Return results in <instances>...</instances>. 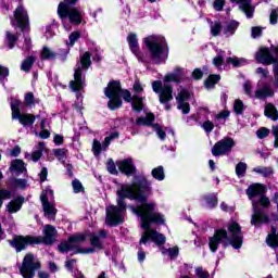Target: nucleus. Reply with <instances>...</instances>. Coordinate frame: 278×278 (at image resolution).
Segmentation results:
<instances>
[{
    "mask_svg": "<svg viewBox=\"0 0 278 278\" xmlns=\"http://www.w3.org/2000/svg\"><path fill=\"white\" fill-rule=\"evenodd\" d=\"M47 175H49V172L47 170V167H43L39 173L40 181H47Z\"/></svg>",
    "mask_w": 278,
    "mask_h": 278,
    "instance_id": "61",
    "label": "nucleus"
},
{
    "mask_svg": "<svg viewBox=\"0 0 278 278\" xmlns=\"http://www.w3.org/2000/svg\"><path fill=\"white\" fill-rule=\"evenodd\" d=\"M238 22L231 21L228 22L224 28V35L229 38V36H233L236 34V29H238Z\"/></svg>",
    "mask_w": 278,
    "mask_h": 278,
    "instance_id": "28",
    "label": "nucleus"
},
{
    "mask_svg": "<svg viewBox=\"0 0 278 278\" xmlns=\"http://www.w3.org/2000/svg\"><path fill=\"white\" fill-rule=\"evenodd\" d=\"M143 42L148 47L151 59L155 64H162V62H166L168 53L166 52L167 45L164 37L150 36L148 38H144Z\"/></svg>",
    "mask_w": 278,
    "mask_h": 278,
    "instance_id": "7",
    "label": "nucleus"
},
{
    "mask_svg": "<svg viewBox=\"0 0 278 278\" xmlns=\"http://www.w3.org/2000/svg\"><path fill=\"white\" fill-rule=\"evenodd\" d=\"M58 54L49 47H43L41 51V60H55Z\"/></svg>",
    "mask_w": 278,
    "mask_h": 278,
    "instance_id": "34",
    "label": "nucleus"
},
{
    "mask_svg": "<svg viewBox=\"0 0 278 278\" xmlns=\"http://www.w3.org/2000/svg\"><path fill=\"white\" fill-rule=\"evenodd\" d=\"M257 205H261V207H270V199L266 195H261L258 201H252L253 214L251 217V225L254 227H260L261 225H266L270 222V217L263 213L262 210H258Z\"/></svg>",
    "mask_w": 278,
    "mask_h": 278,
    "instance_id": "10",
    "label": "nucleus"
},
{
    "mask_svg": "<svg viewBox=\"0 0 278 278\" xmlns=\"http://www.w3.org/2000/svg\"><path fill=\"white\" fill-rule=\"evenodd\" d=\"M223 31V25L220 22H213L211 23V34L212 36H220V33Z\"/></svg>",
    "mask_w": 278,
    "mask_h": 278,
    "instance_id": "41",
    "label": "nucleus"
},
{
    "mask_svg": "<svg viewBox=\"0 0 278 278\" xmlns=\"http://www.w3.org/2000/svg\"><path fill=\"white\" fill-rule=\"evenodd\" d=\"M34 62H36L34 56H28L26 60L23 61L21 70L24 71V73H29V71H31V66H34Z\"/></svg>",
    "mask_w": 278,
    "mask_h": 278,
    "instance_id": "38",
    "label": "nucleus"
},
{
    "mask_svg": "<svg viewBox=\"0 0 278 278\" xmlns=\"http://www.w3.org/2000/svg\"><path fill=\"white\" fill-rule=\"evenodd\" d=\"M233 110L236 114H242V112L244 111V103L242 102V100L235 101Z\"/></svg>",
    "mask_w": 278,
    "mask_h": 278,
    "instance_id": "50",
    "label": "nucleus"
},
{
    "mask_svg": "<svg viewBox=\"0 0 278 278\" xmlns=\"http://www.w3.org/2000/svg\"><path fill=\"white\" fill-rule=\"evenodd\" d=\"M255 60L260 62V64H275V58L270 54V50L268 48H261L256 54H255Z\"/></svg>",
    "mask_w": 278,
    "mask_h": 278,
    "instance_id": "19",
    "label": "nucleus"
},
{
    "mask_svg": "<svg viewBox=\"0 0 278 278\" xmlns=\"http://www.w3.org/2000/svg\"><path fill=\"white\" fill-rule=\"evenodd\" d=\"M264 114L267 118H270V121H278V111L275 104L273 103H267L265 105Z\"/></svg>",
    "mask_w": 278,
    "mask_h": 278,
    "instance_id": "27",
    "label": "nucleus"
},
{
    "mask_svg": "<svg viewBox=\"0 0 278 278\" xmlns=\"http://www.w3.org/2000/svg\"><path fill=\"white\" fill-rule=\"evenodd\" d=\"M264 192H266V187H264L262 184L251 185L247 189V195L251 201H253L254 197H260V194L261 197L264 195Z\"/></svg>",
    "mask_w": 278,
    "mask_h": 278,
    "instance_id": "20",
    "label": "nucleus"
},
{
    "mask_svg": "<svg viewBox=\"0 0 278 278\" xmlns=\"http://www.w3.org/2000/svg\"><path fill=\"white\" fill-rule=\"evenodd\" d=\"M40 269V261L31 253L25 255L20 273L24 278H34L35 270Z\"/></svg>",
    "mask_w": 278,
    "mask_h": 278,
    "instance_id": "13",
    "label": "nucleus"
},
{
    "mask_svg": "<svg viewBox=\"0 0 278 278\" xmlns=\"http://www.w3.org/2000/svg\"><path fill=\"white\" fill-rule=\"evenodd\" d=\"M18 40V36L12 35L10 31H7V45L9 49H14V45Z\"/></svg>",
    "mask_w": 278,
    "mask_h": 278,
    "instance_id": "42",
    "label": "nucleus"
},
{
    "mask_svg": "<svg viewBox=\"0 0 278 278\" xmlns=\"http://www.w3.org/2000/svg\"><path fill=\"white\" fill-rule=\"evenodd\" d=\"M218 81H220V76L219 75H211L205 80L204 86L207 89L214 88V86H216V84H218Z\"/></svg>",
    "mask_w": 278,
    "mask_h": 278,
    "instance_id": "39",
    "label": "nucleus"
},
{
    "mask_svg": "<svg viewBox=\"0 0 278 278\" xmlns=\"http://www.w3.org/2000/svg\"><path fill=\"white\" fill-rule=\"evenodd\" d=\"M231 1H235L236 3H240L239 5L240 10L244 12L248 18H253V12H255V10L251 5L250 0H231Z\"/></svg>",
    "mask_w": 278,
    "mask_h": 278,
    "instance_id": "25",
    "label": "nucleus"
},
{
    "mask_svg": "<svg viewBox=\"0 0 278 278\" xmlns=\"http://www.w3.org/2000/svg\"><path fill=\"white\" fill-rule=\"evenodd\" d=\"M86 240V235H74L68 238L67 241L62 242L58 249L61 253H66V251H74V253H81L83 255H88L90 253H97V251L103 250V242L99 239V236L92 233L90 235V244L91 248L80 249L77 248L79 242H84Z\"/></svg>",
    "mask_w": 278,
    "mask_h": 278,
    "instance_id": "6",
    "label": "nucleus"
},
{
    "mask_svg": "<svg viewBox=\"0 0 278 278\" xmlns=\"http://www.w3.org/2000/svg\"><path fill=\"white\" fill-rule=\"evenodd\" d=\"M235 144L236 142H233V139L231 138L222 139L220 141L215 143V146L212 149V153L215 156L225 155V153H229V151L233 149Z\"/></svg>",
    "mask_w": 278,
    "mask_h": 278,
    "instance_id": "15",
    "label": "nucleus"
},
{
    "mask_svg": "<svg viewBox=\"0 0 278 278\" xmlns=\"http://www.w3.org/2000/svg\"><path fill=\"white\" fill-rule=\"evenodd\" d=\"M277 18H278V8L271 10V13L269 15L270 25H277Z\"/></svg>",
    "mask_w": 278,
    "mask_h": 278,
    "instance_id": "55",
    "label": "nucleus"
},
{
    "mask_svg": "<svg viewBox=\"0 0 278 278\" xmlns=\"http://www.w3.org/2000/svg\"><path fill=\"white\" fill-rule=\"evenodd\" d=\"M192 77H193V79H201V77H203V72H201V70L197 68L193 71Z\"/></svg>",
    "mask_w": 278,
    "mask_h": 278,
    "instance_id": "64",
    "label": "nucleus"
},
{
    "mask_svg": "<svg viewBox=\"0 0 278 278\" xmlns=\"http://www.w3.org/2000/svg\"><path fill=\"white\" fill-rule=\"evenodd\" d=\"M271 134L275 137L274 147H275V149H278V126L271 127Z\"/></svg>",
    "mask_w": 278,
    "mask_h": 278,
    "instance_id": "58",
    "label": "nucleus"
},
{
    "mask_svg": "<svg viewBox=\"0 0 278 278\" xmlns=\"http://www.w3.org/2000/svg\"><path fill=\"white\" fill-rule=\"evenodd\" d=\"M188 99H190V92L184 87H180L176 96V101L178 110H181L182 114H190V103H188Z\"/></svg>",
    "mask_w": 278,
    "mask_h": 278,
    "instance_id": "16",
    "label": "nucleus"
},
{
    "mask_svg": "<svg viewBox=\"0 0 278 278\" xmlns=\"http://www.w3.org/2000/svg\"><path fill=\"white\" fill-rule=\"evenodd\" d=\"M11 25L13 27H21V29H25L29 26V15L23 5H18L14 11V17L11 18Z\"/></svg>",
    "mask_w": 278,
    "mask_h": 278,
    "instance_id": "14",
    "label": "nucleus"
},
{
    "mask_svg": "<svg viewBox=\"0 0 278 278\" xmlns=\"http://www.w3.org/2000/svg\"><path fill=\"white\" fill-rule=\"evenodd\" d=\"M227 64H232V66H244L248 64L247 59L238 58V56H229L226 59Z\"/></svg>",
    "mask_w": 278,
    "mask_h": 278,
    "instance_id": "32",
    "label": "nucleus"
},
{
    "mask_svg": "<svg viewBox=\"0 0 278 278\" xmlns=\"http://www.w3.org/2000/svg\"><path fill=\"white\" fill-rule=\"evenodd\" d=\"M213 8L216 12L223 11V8H225V0H214Z\"/></svg>",
    "mask_w": 278,
    "mask_h": 278,
    "instance_id": "56",
    "label": "nucleus"
},
{
    "mask_svg": "<svg viewBox=\"0 0 278 278\" xmlns=\"http://www.w3.org/2000/svg\"><path fill=\"white\" fill-rule=\"evenodd\" d=\"M12 199V191L7 189H0V207L3 205V201Z\"/></svg>",
    "mask_w": 278,
    "mask_h": 278,
    "instance_id": "43",
    "label": "nucleus"
},
{
    "mask_svg": "<svg viewBox=\"0 0 278 278\" xmlns=\"http://www.w3.org/2000/svg\"><path fill=\"white\" fill-rule=\"evenodd\" d=\"M213 64L216 68H223L225 65V51L218 52V54L213 59Z\"/></svg>",
    "mask_w": 278,
    "mask_h": 278,
    "instance_id": "36",
    "label": "nucleus"
},
{
    "mask_svg": "<svg viewBox=\"0 0 278 278\" xmlns=\"http://www.w3.org/2000/svg\"><path fill=\"white\" fill-rule=\"evenodd\" d=\"M202 129H204V131L206 134H212V131H214V123H212V121H206L201 125Z\"/></svg>",
    "mask_w": 278,
    "mask_h": 278,
    "instance_id": "51",
    "label": "nucleus"
},
{
    "mask_svg": "<svg viewBox=\"0 0 278 278\" xmlns=\"http://www.w3.org/2000/svg\"><path fill=\"white\" fill-rule=\"evenodd\" d=\"M58 15L62 21L63 27L66 31H71V25H81L84 21V13L75 7H70L65 2H60L58 7ZM68 22L71 24H68Z\"/></svg>",
    "mask_w": 278,
    "mask_h": 278,
    "instance_id": "8",
    "label": "nucleus"
},
{
    "mask_svg": "<svg viewBox=\"0 0 278 278\" xmlns=\"http://www.w3.org/2000/svg\"><path fill=\"white\" fill-rule=\"evenodd\" d=\"M106 168L111 175H118V169H116V164L112 159L108 161Z\"/></svg>",
    "mask_w": 278,
    "mask_h": 278,
    "instance_id": "47",
    "label": "nucleus"
},
{
    "mask_svg": "<svg viewBox=\"0 0 278 278\" xmlns=\"http://www.w3.org/2000/svg\"><path fill=\"white\" fill-rule=\"evenodd\" d=\"M25 103L26 105H34V93L31 92L26 93Z\"/></svg>",
    "mask_w": 278,
    "mask_h": 278,
    "instance_id": "60",
    "label": "nucleus"
},
{
    "mask_svg": "<svg viewBox=\"0 0 278 278\" xmlns=\"http://www.w3.org/2000/svg\"><path fill=\"white\" fill-rule=\"evenodd\" d=\"M132 89L134 91L137 93V94H140V92H142L144 90V88L142 87V84H140L139 80H136L134 86H132Z\"/></svg>",
    "mask_w": 278,
    "mask_h": 278,
    "instance_id": "59",
    "label": "nucleus"
},
{
    "mask_svg": "<svg viewBox=\"0 0 278 278\" xmlns=\"http://www.w3.org/2000/svg\"><path fill=\"white\" fill-rule=\"evenodd\" d=\"M24 201L25 200L21 197L11 200L5 206L7 212L9 214H16V212H20L21 207H23Z\"/></svg>",
    "mask_w": 278,
    "mask_h": 278,
    "instance_id": "23",
    "label": "nucleus"
},
{
    "mask_svg": "<svg viewBox=\"0 0 278 278\" xmlns=\"http://www.w3.org/2000/svg\"><path fill=\"white\" fill-rule=\"evenodd\" d=\"M104 94L110 99L108 106L110 110H118L121 105H123V100L121 97L126 101V103H131L134 112H142L144 110V98L139 96H134L131 98V92L129 90H123L121 88V81L113 80L109 83L108 87L104 88Z\"/></svg>",
    "mask_w": 278,
    "mask_h": 278,
    "instance_id": "2",
    "label": "nucleus"
},
{
    "mask_svg": "<svg viewBox=\"0 0 278 278\" xmlns=\"http://www.w3.org/2000/svg\"><path fill=\"white\" fill-rule=\"evenodd\" d=\"M256 136L260 140H264V138H268V136H270V129L261 127L258 130H256Z\"/></svg>",
    "mask_w": 278,
    "mask_h": 278,
    "instance_id": "46",
    "label": "nucleus"
},
{
    "mask_svg": "<svg viewBox=\"0 0 278 278\" xmlns=\"http://www.w3.org/2000/svg\"><path fill=\"white\" fill-rule=\"evenodd\" d=\"M154 131H156V135L159 136L160 140H165L166 139V131H164L160 125H154L153 126Z\"/></svg>",
    "mask_w": 278,
    "mask_h": 278,
    "instance_id": "54",
    "label": "nucleus"
},
{
    "mask_svg": "<svg viewBox=\"0 0 278 278\" xmlns=\"http://www.w3.org/2000/svg\"><path fill=\"white\" fill-rule=\"evenodd\" d=\"M10 186L11 188H18L20 190H25V188H27V186L29 185L27 184L26 179L11 178Z\"/></svg>",
    "mask_w": 278,
    "mask_h": 278,
    "instance_id": "30",
    "label": "nucleus"
},
{
    "mask_svg": "<svg viewBox=\"0 0 278 278\" xmlns=\"http://www.w3.org/2000/svg\"><path fill=\"white\" fill-rule=\"evenodd\" d=\"M11 155L13 157H18V155H21V147L16 146L15 148H13L11 150Z\"/></svg>",
    "mask_w": 278,
    "mask_h": 278,
    "instance_id": "63",
    "label": "nucleus"
},
{
    "mask_svg": "<svg viewBox=\"0 0 278 278\" xmlns=\"http://www.w3.org/2000/svg\"><path fill=\"white\" fill-rule=\"evenodd\" d=\"M151 190V182L147 178H142L137 182L130 185H123L121 190L117 191V206H106V219L105 223L109 227H116L121 223L125 222V212L127 206L125 205V199H131L139 203L138 206H129L132 214L141 218V227L144 232L141 236L140 244H147L149 240L157 244L159 247L166 243V237L151 229V223L156 225H164L166 222L164 215L155 212V203L147 202V195L142 192Z\"/></svg>",
    "mask_w": 278,
    "mask_h": 278,
    "instance_id": "1",
    "label": "nucleus"
},
{
    "mask_svg": "<svg viewBox=\"0 0 278 278\" xmlns=\"http://www.w3.org/2000/svg\"><path fill=\"white\" fill-rule=\"evenodd\" d=\"M23 108V102L20 100H11V110L13 121H18L24 127H29L36 123V116L33 114H21V109Z\"/></svg>",
    "mask_w": 278,
    "mask_h": 278,
    "instance_id": "11",
    "label": "nucleus"
},
{
    "mask_svg": "<svg viewBox=\"0 0 278 278\" xmlns=\"http://www.w3.org/2000/svg\"><path fill=\"white\" fill-rule=\"evenodd\" d=\"M161 253L163 255H169L172 260H175V257L179 255V248L177 247L169 248V249L161 248Z\"/></svg>",
    "mask_w": 278,
    "mask_h": 278,
    "instance_id": "37",
    "label": "nucleus"
},
{
    "mask_svg": "<svg viewBox=\"0 0 278 278\" xmlns=\"http://www.w3.org/2000/svg\"><path fill=\"white\" fill-rule=\"evenodd\" d=\"M53 190L51 187H47L40 194V201L43 207V213L47 218L54 219L58 214V210L53 204Z\"/></svg>",
    "mask_w": 278,
    "mask_h": 278,
    "instance_id": "12",
    "label": "nucleus"
},
{
    "mask_svg": "<svg viewBox=\"0 0 278 278\" xmlns=\"http://www.w3.org/2000/svg\"><path fill=\"white\" fill-rule=\"evenodd\" d=\"M262 36V29L260 27L252 28V38H260Z\"/></svg>",
    "mask_w": 278,
    "mask_h": 278,
    "instance_id": "62",
    "label": "nucleus"
},
{
    "mask_svg": "<svg viewBox=\"0 0 278 278\" xmlns=\"http://www.w3.org/2000/svg\"><path fill=\"white\" fill-rule=\"evenodd\" d=\"M127 40H128L130 51H132V53L137 58H140V50L138 48V37L136 36V34H129L127 37Z\"/></svg>",
    "mask_w": 278,
    "mask_h": 278,
    "instance_id": "26",
    "label": "nucleus"
},
{
    "mask_svg": "<svg viewBox=\"0 0 278 278\" xmlns=\"http://www.w3.org/2000/svg\"><path fill=\"white\" fill-rule=\"evenodd\" d=\"M10 75V68L0 65V81L1 84H3V86H5V84L3 81L8 80V76Z\"/></svg>",
    "mask_w": 278,
    "mask_h": 278,
    "instance_id": "45",
    "label": "nucleus"
},
{
    "mask_svg": "<svg viewBox=\"0 0 278 278\" xmlns=\"http://www.w3.org/2000/svg\"><path fill=\"white\" fill-rule=\"evenodd\" d=\"M72 187L76 194H78V192H84V185H81V181L77 179L73 180Z\"/></svg>",
    "mask_w": 278,
    "mask_h": 278,
    "instance_id": "48",
    "label": "nucleus"
},
{
    "mask_svg": "<svg viewBox=\"0 0 278 278\" xmlns=\"http://www.w3.org/2000/svg\"><path fill=\"white\" fill-rule=\"evenodd\" d=\"M92 62L90 61V52H85L80 56V63L76 65L75 73H74V80L70 83V88L77 92L86 86V77H84V70L88 71Z\"/></svg>",
    "mask_w": 278,
    "mask_h": 278,
    "instance_id": "9",
    "label": "nucleus"
},
{
    "mask_svg": "<svg viewBox=\"0 0 278 278\" xmlns=\"http://www.w3.org/2000/svg\"><path fill=\"white\" fill-rule=\"evenodd\" d=\"M247 168H248L247 163H244V162H239V163L236 165V169H235L237 177H244V175H247Z\"/></svg>",
    "mask_w": 278,
    "mask_h": 278,
    "instance_id": "40",
    "label": "nucleus"
},
{
    "mask_svg": "<svg viewBox=\"0 0 278 278\" xmlns=\"http://www.w3.org/2000/svg\"><path fill=\"white\" fill-rule=\"evenodd\" d=\"M9 170L11 173H14V175H21L23 173H27V166L25 165V162H23V160L16 159L11 162Z\"/></svg>",
    "mask_w": 278,
    "mask_h": 278,
    "instance_id": "24",
    "label": "nucleus"
},
{
    "mask_svg": "<svg viewBox=\"0 0 278 278\" xmlns=\"http://www.w3.org/2000/svg\"><path fill=\"white\" fill-rule=\"evenodd\" d=\"M43 237H33V236H16L10 241L11 247L21 253L24 249H27L30 244H53L55 242V236H58V230L51 225H46L43 227Z\"/></svg>",
    "mask_w": 278,
    "mask_h": 278,
    "instance_id": "5",
    "label": "nucleus"
},
{
    "mask_svg": "<svg viewBox=\"0 0 278 278\" xmlns=\"http://www.w3.org/2000/svg\"><path fill=\"white\" fill-rule=\"evenodd\" d=\"M195 276L198 278H210V273L203 270V267H195Z\"/></svg>",
    "mask_w": 278,
    "mask_h": 278,
    "instance_id": "53",
    "label": "nucleus"
},
{
    "mask_svg": "<svg viewBox=\"0 0 278 278\" xmlns=\"http://www.w3.org/2000/svg\"><path fill=\"white\" fill-rule=\"evenodd\" d=\"M45 152V142H39L33 153L26 152L25 157L30 162H38Z\"/></svg>",
    "mask_w": 278,
    "mask_h": 278,
    "instance_id": "22",
    "label": "nucleus"
},
{
    "mask_svg": "<svg viewBox=\"0 0 278 278\" xmlns=\"http://www.w3.org/2000/svg\"><path fill=\"white\" fill-rule=\"evenodd\" d=\"M115 138H118V132H113L109 137H105L102 146L99 140L94 139L92 144L93 155H101V151H108L110 142H112V140H115Z\"/></svg>",
    "mask_w": 278,
    "mask_h": 278,
    "instance_id": "17",
    "label": "nucleus"
},
{
    "mask_svg": "<svg viewBox=\"0 0 278 278\" xmlns=\"http://www.w3.org/2000/svg\"><path fill=\"white\" fill-rule=\"evenodd\" d=\"M228 231L220 228L215 230L214 236L208 239V247L212 253H216L218 251V244H223V247L227 248L229 244L233 247V249H240L242 247V228H240V224L232 222L228 225Z\"/></svg>",
    "mask_w": 278,
    "mask_h": 278,
    "instance_id": "3",
    "label": "nucleus"
},
{
    "mask_svg": "<svg viewBox=\"0 0 278 278\" xmlns=\"http://www.w3.org/2000/svg\"><path fill=\"white\" fill-rule=\"evenodd\" d=\"M256 74L260 75L263 79H266L270 74V72H268V68L257 67Z\"/></svg>",
    "mask_w": 278,
    "mask_h": 278,
    "instance_id": "57",
    "label": "nucleus"
},
{
    "mask_svg": "<svg viewBox=\"0 0 278 278\" xmlns=\"http://www.w3.org/2000/svg\"><path fill=\"white\" fill-rule=\"evenodd\" d=\"M253 173L262 175L263 177H270V175H273V167L257 166L253 168Z\"/></svg>",
    "mask_w": 278,
    "mask_h": 278,
    "instance_id": "35",
    "label": "nucleus"
},
{
    "mask_svg": "<svg viewBox=\"0 0 278 278\" xmlns=\"http://www.w3.org/2000/svg\"><path fill=\"white\" fill-rule=\"evenodd\" d=\"M151 175L156 181H164L166 175L164 174V167L159 166L152 169Z\"/></svg>",
    "mask_w": 278,
    "mask_h": 278,
    "instance_id": "33",
    "label": "nucleus"
},
{
    "mask_svg": "<svg viewBox=\"0 0 278 278\" xmlns=\"http://www.w3.org/2000/svg\"><path fill=\"white\" fill-rule=\"evenodd\" d=\"M116 164L121 173H124L127 177H129V175H136V165H134L132 159H125L118 161Z\"/></svg>",
    "mask_w": 278,
    "mask_h": 278,
    "instance_id": "18",
    "label": "nucleus"
},
{
    "mask_svg": "<svg viewBox=\"0 0 278 278\" xmlns=\"http://www.w3.org/2000/svg\"><path fill=\"white\" fill-rule=\"evenodd\" d=\"M153 121H155V115H153V113H148L146 115V117H138L137 121L135 122V125H151L153 123Z\"/></svg>",
    "mask_w": 278,
    "mask_h": 278,
    "instance_id": "29",
    "label": "nucleus"
},
{
    "mask_svg": "<svg viewBox=\"0 0 278 278\" xmlns=\"http://www.w3.org/2000/svg\"><path fill=\"white\" fill-rule=\"evenodd\" d=\"M273 73H274V83H273V86H274V88H278V61H276V62L274 63Z\"/></svg>",
    "mask_w": 278,
    "mask_h": 278,
    "instance_id": "52",
    "label": "nucleus"
},
{
    "mask_svg": "<svg viewBox=\"0 0 278 278\" xmlns=\"http://www.w3.org/2000/svg\"><path fill=\"white\" fill-rule=\"evenodd\" d=\"M186 77V70L176 67L173 73H169L164 76L163 83L162 80L152 81V90L155 94H159V101L163 105H165V110H170V101H173V86L174 84H181V80Z\"/></svg>",
    "mask_w": 278,
    "mask_h": 278,
    "instance_id": "4",
    "label": "nucleus"
},
{
    "mask_svg": "<svg viewBox=\"0 0 278 278\" xmlns=\"http://www.w3.org/2000/svg\"><path fill=\"white\" fill-rule=\"evenodd\" d=\"M81 38V33L73 31L68 37L67 47H73Z\"/></svg>",
    "mask_w": 278,
    "mask_h": 278,
    "instance_id": "44",
    "label": "nucleus"
},
{
    "mask_svg": "<svg viewBox=\"0 0 278 278\" xmlns=\"http://www.w3.org/2000/svg\"><path fill=\"white\" fill-rule=\"evenodd\" d=\"M275 86L273 85H265L263 88L257 89L254 92L255 99H268V97H275Z\"/></svg>",
    "mask_w": 278,
    "mask_h": 278,
    "instance_id": "21",
    "label": "nucleus"
},
{
    "mask_svg": "<svg viewBox=\"0 0 278 278\" xmlns=\"http://www.w3.org/2000/svg\"><path fill=\"white\" fill-rule=\"evenodd\" d=\"M204 207H207L208 210H214L218 205V199L215 194H210L204 197Z\"/></svg>",
    "mask_w": 278,
    "mask_h": 278,
    "instance_id": "31",
    "label": "nucleus"
},
{
    "mask_svg": "<svg viewBox=\"0 0 278 278\" xmlns=\"http://www.w3.org/2000/svg\"><path fill=\"white\" fill-rule=\"evenodd\" d=\"M243 90L248 97H253V84L251 80H248L243 84Z\"/></svg>",
    "mask_w": 278,
    "mask_h": 278,
    "instance_id": "49",
    "label": "nucleus"
}]
</instances>
